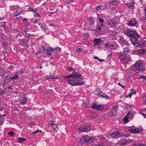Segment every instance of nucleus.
I'll return each instance as SVG.
<instances>
[{"label":"nucleus","instance_id":"f257e3e1","mask_svg":"<svg viewBox=\"0 0 146 146\" xmlns=\"http://www.w3.org/2000/svg\"><path fill=\"white\" fill-rule=\"evenodd\" d=\"M126 33L128 36L131 38V40L133 45H136L139 43V41L137 38L139 37V35L135 30L129 29L126 31Z\"/></svg>","mask_w":146,"mask_h":146},{"label":"nucleus","instance_id":"f03ea898","mask_svg":"<svg viewBox=\"0 0 146 146\" xmlns=\"http://www.w3.org/2000/svg\"><path fill=\"white\" fill-rule=\"evenodd\" d=\"M143 64L141 62H137L132 67V69L137 72L143 71Z\"/></svg>","mask_w":146,"mask_h":146},{"label":"nucleus","instance_id":"7ed1b4c3","mask_svg":"<svg viewBox=\"0 0 146 146\" xmlns=\"http://www.w3.org/2000/svg\"><path fill=\"white\" fill-rule=\"evenodd\" d=\"M93 141V139L91 138L90 137L88 136H86L82 137L80 139V142L82 143H92Z\"/></svg>","mask_w":146,"mask_h":146},{"label":"nucleus","instance_id":"20e7f679","mask_svg":"<svg viewBox=\"0 0 146 146\" xmlns=\"http://www.w3.org/2000/svg\"><path fill=\"white\" fill-rule=\"evenodd\" d=\"M78 76H76V77H74L72 78L71 80H69L68 81L69 84L72 86H76L77 84L79 82L80 80L78 79Z\"/></svg>","mask_w":146,"mask_h":146},{"label":"nucleus","instance_id":"39448f33","mask_svg":"<svg viewBox=\"0 0 146 146\" xmlns=\"http://www.w3.org/2000/svg\"><path fill=\"white\" fill-rule=\"evenodd\" d=\"M76 76H78V79H82L81 74H79L78 72H74L69 76H65V78H72L74 77H76Z\"/></svg>","mask_w":146,"mask_h":146},{"label":"nucleus","instance_id":"423d86ee","mask_svg":"<svg viewBox=\"0 0 146 146\" xmlns=\"http://www.w3.org/2000/svg\"><path fill=\"white\" fill-rule=\"evenodd\" d=\"M92 107L94 109H96L98 110H100L103 109L104 106L103 105L97 104L94 103L92 104Z\"/></svg>","mask_w":146,"mask_h":146},{"label":"nucleus","instance_id":"0eeeda50","mask_svg":"<svg viewBox=\"0 0 146 146\" xmlns=\"http://www.w3.org/2000/svg\"><path fill=\"white\" fill-rule=\"evenodd\" d=\"M119 59L123 61H127L129 58V56L125 54H122L118 55Z\"/></svg>","mask_w":146,"mask_h":146},{"label":"nucleus","instance_id":"6e6552de","mask_svg":"<svg viewBox=\"0 0 146 146\" xmlns=\"http://www.w3.org/2000/svg\"><path fill=\"white\" fill-rule=\"evenodd\" d=\"M79 130L82 132H88L90 130V128L89 125H86L84 126H82L80 127Z\"/></svg>","mask_w":146,"mask_h":146},{"label":"nucleus","instance_id":"1a4fd4ad","mask_svg":"<svg viewBox=\"0 0 146 146\" xmlns=\"http://www.w3.org/2000/svg\"><path fill=\"white\" fill-rule=\"evenodd\" d=\"M102 40L101 38H95L93 41V46H97L99 45L101 43Z\"/></svg>","mask_w":146,"mask_h":146},{"label":"nucleus","instance_id":"9d476101","mask_svg":"<svg viewBox=\"0 0 146 146\" xmlns=\"http://www.w3.org/2000/svg\"><path fill=\"white\" fill-rule=\"evenodd\" d=\"M137 23V21L134 19H132L129 21L128 23V25L129 26H134Z\"/></svg>","mask_w":146,"mask_h":146},{"label":"nucleus","instance_id":"9b49d317","mask_svg":"<svg viewBox=\"0 0 146 146\" xmlns=\"http://www.w3.org/2000/svg\"><path fill=\"white\" fill-rule=\"evenodd\" d=\"M28 98L27 97L24 96L21 99L22 101L20 102L21 105H23L26 104Z\"/></svg>","mask_w":146,"mask_h":146},{"label":"nucleus","instance_id":"f8f14e48","mask_svg":"<svg viewBox=\"0 0 146 146\" xmlns=\"http://www.w3.org/2000/svg\"><path fill=\"white\" fill-rule=\"evenodd\" d=\"M138 53L142 55H144L146 53V49L145 48L140 49L138 50Z\"/></svg>","mask_w":146,"mask_h":146},{"label":"nucleus","instance_id":"ddd939ff","mask_svg":"<svg viewBox=\"0 0 146 146\" xmlns=\"http://www.w3.org/2000/svg\"><path fill=\"white\" fill-rule=\"evenodd\" d=\"M108 25L110 26L111 27H115L116 25V22L114 21L113 20H111L110 21L108 22Z\"/></svg>","mask_w":146,"mask_h":146},{"label":"nucleus","instance_id":"4468645a","mask_svg":"<svg viewBox=\"0 0 146 146\" xmlns=\"http://www.w3.org/2000/svg\"><path fill=\"white\" fill-rule=\"evenodd\" d=\"M129 132L133 133H137L140 132V130L135 129H129Z\"/></svg>","mask_w":146,"mask_h":146},{"label":"nucleus","instance_id":"2eb2a0df","mask_svg":"<svg viewBox=\"0 0 146 146\" xmlns=\"http://www.w3.org/2000/svg\"><path fill=\"white\" fill-rule=\"evenodd\" d=\"M19 8L18 9H17L16 11L14 13L13 15V17H16L18 16L19 15L21 14L22 13V11H19Z\"/></svg>","mask_w":146,"mask_h":146},{"label":"nucleus","instance_id":"dca6fc26","mask_svg":"<svg viewBox=\"0 0 146 146\" xmlns=\"http://www.w3.org/2000/svg\"><path fill=\"white\" fill-rule=\"evenodd\" d=\"M45 77L46 80H48L50 79H57L58 77L57 76H55L46 75L45 76Z\"/></svg>","mask_w":146,"mask_h":146},{"label":"nucleus","instance_id":"f3484780","mask_svg":"<svg viewBox=\"0 0 146 146\" xmlns=\"http://www.w3.org/2000/svg\"><path fill=\"white\" fill-rule=\"evenodd\" d=\"M130 115V113H128L126 115V116L123 119L124 122L125 123L128 122V118H130V116H129V115Z\"/></svg>","mask_w":146,"mask_h":146},{"label":"nucleus","instance_id":"a211bd4d","mask_svg":"<svg viewBox=\"0 0 146 146\" xmlns=\"http://www.w3.org/2000/svg\"><path fill=\"white\" fill-rule=\"evenodd\" d=\"M127 42L126 40L124 39L123 37L120 38V43L122 44H127Z\"/></svg>","mask_w":146,"mask_h":146},{"label":"nucleus","instance_id":"6ab92c4d","mask_svg":"<svg viewBox=\"0 0 146 146\" xmlns=\"http://www.w3.org/2000/svg\"><path fill=\"white\" fill-rule=\"evenodd\" d=\"M19 7L17 5H12L10 7V9L11 10L13 11H16Z\"/></svg>","mask_w":146,"mask_h":146},{"label":"nucleus","instance_id":"aec40b11","mask_svg":"<svg viewBox=\"0 0 146 146\" xmlns=\"http://www.w3.org/2000/svg\"><path fill=\"white\" fill-rule=\"evenodd\" d=\"M116 111H114L111 110V111L109 113V116L111 117L114 116L116 114Z\"/></svg>","mask_w":146,"mask_h":146},{"label":"nucleus","instance_id":"412c9836","mask_svg":"<svg viewBox=\"0 0 146 146\" xmlns=\"http://www.w3.org/2000/svg\"><path fill=\"white\" fill-rule=\"evenodd\" d=\"M26 140L25 138L22 137H19L18 140V141L19 143H21L22 142L25 141Z\"/></svg>","mask_w":146,"mask_h":146},{"label":"nucleus","instance_id":"4be33fe9","mask_svg":"<svg viewBox=\"0 0 146 146\" xmlns=\"http://www.w3.org/2000/svg\"><path fill=\"white\" fill-rule=\"evenodd\" d=\"M119 133L118 131H115L113 133H112L111 135V136L112 137H115L117 135H118L119 134Z\"/></svg>","mask_w":146,"mask_h":146},{"label":"nucleus","instance_id":"5701e85b","mask_svg":"<svg viewBox=\"0 0 146 146\" xmlns=\"http://www.w3.org/2000/svg\"><path fill=\"white\" fill-rule=\"evenodd\" d=\"M18 79V76L17 75H15L11 77V79L14 81L15 80H17Z\"/></svg>","mask_w":146,"mask_h":146},{"label":"nucleus","instance_id":"b1692460","mask_svg":"<svg viewBox=\"0 0 146 146\" xmlns=\"http://www.w3.org/2000/svg\"><path fill=\"white\" fill-rule=\"evenodd\" d=\"M88 20H89L90 23L91 24V25H93L94 24V19L92 18H89L88 19Z\"/></svg>","mask_w":146,"mask_h":146},{"label":"nucleus","instance_id":"393cba45","mask_svg":"<svg viewBox=\"0 0 146 146\" xmlns=\"http://www.w3.org/2000/svg\"><path fill=\"white\" fill-rule=\"evenodd\" d=\"M94 92L98 94V95H99L102 93V92H100V90L99 88L97 89L96 90L94 91Z\"/></svg>","mask_w":146,"mask_h":146},{"label":"nucleus","instance_id":"a878e982","mask_svg":"<svg viewBox=\"0 0 146 146\" xmlns=\"http://www.w3.org/2000/svg\"><path fill=\"white\" fill-rule=\"evenodd\" d=\"M5 71L3 69H0V76H3L5 75Z\"/></svg>","mask_w":146,"mask_h":146},{"label":"nucleus","instance_id":"bb28decb","mask_svg":"<svg viewBox=\"0 0 146 146\" xmlns=\"http://www.w3.org/2000/svg\"><path fill=\"white\" fill-rule=\"evenodd\" d=\"M129 50L128 48H125L123 49V53H129Z\"/></svg>","mask_w":146,"mask_h":146},{"label":"nucleus","instance_id":"cd10ccee","mask_svg":"<svg viewBox=\"0 0 146 146\" xmlns=\"http://www.w3.org/2000/svg\"><path fill=\"white\" fill-rule=\"evenodd\" d=\"M52 126L54 128L55 131H57L58 130V125L56 124H54L52 125Z\"/></svg>","mask_w":146,"mask_h":146},{"label":"nucleus","instance_id":"c85d7f7f","mask_svg":"<svg viewBox=\"0 0 146 146\" xmlns=\"http://www.w3.org/2000/svg\"><path fill=\"white\" fill-rule=\"evenodd\" d=\"M145 46V44L144 43V42H140V43H139V47L141 48L143 47L144 46Z\"/></svg>","mask_w":146,"mask_h":146},{"label":"nucleus","instance_id":"c756f323","mask_svg":"<svg viewBox=\"0 0 146 146\" xmlns=\"http://www.w3.org/2000/svg\"><path fill=\"white\" fill-rule=\"evenodd\" d=\"M102 5H100L99 6H97L96 8V11H97L98 10H100L102 8Z\"/></svg>","mask_w":146,"mask_h":146},{"label":"nucleus","instance_id":"7c9ffc66","mask_svg":"<svg viewBox=\"0 0 146 146\" xmlns=\"http://www.w3.org/2000/svg\"><path fill=\"white\" fill-rule=\"evenodd\" d=\"M54 50V49L51 47H49L47 48V51H53Z\"/></svg>","mask_w":146,"mask_h":146},{"label":"nucleus","instance_id":"2f4dec72","mask_svg":"<svg viewBox=\"0 0 146 146\" xmlns=\"http://www.w3.org/2000/svg\"><path fill=\"white\" fill-rule=\"evenodd\" d=\"M100 96L101 97H103V98H104L106 99H108L109 98V97L105 94H104L103 95H101Z\"/></svg>","mask_w":146,"mask_h":146},{"label":"nucleus","instance_id":"473e14b6","mask_svg":"<svg viewBox=\"0 0 146 146\" xmlns=\"http://www.w3.org/2000/svg\"><path fill=\"white\" fill-rule=\"evenodd\" d=\"M116 2L113 1L110 3V5H115L116 4Z\"/></svg>","mask_w":146,"mask_h":146},{"label":"nucleus","instance_id":"72a5a7b5","mask_svg":"<svg viewBox=\"0 0 146 146\" xmlns=\"http://www.w3.org/2000/svg\"><path fill=\"white\" fill-rule=\"evenodd\" d=\"M8 134L11 137H13L14 135L15 134L13 131H11L8 133Z\"/></svg>","mask_w":146,"mask_h":146},{"label":"nucleus","instance_id":"f704fd0d","mask_svg":"<svg viewBox=\"0 0 146 146\" xmlns=\"http://www.w3.org/2000/svg\"><path fill=\"white\" fill-rule=\"evenodd\" d=\"M35 13L34 14V15L35 17H39V13L36 12V11L35 12H34Z\"/></svg>","mask_w":146,"mask_h":146},{"label":"nucleus","instance_id":"c9c22d12","mask_svg":"<svg viewBox=\"0 0 146 146\" xmlns=\"http://www.w3.org/2000/svg\"><path fill=\"white\" fill-rule=\"evenodd\" d=\"M67 70L69 71H74L75 72V70L71 67H69L67 68Z\"/></svg>","mask_w":146,"mask_h":146},{"label":"nucleus","instance_id":"e433bc0d","mask_svg":"<svg viewBox=\"0 0 146 146\" xmlns=\"http://www.w3.org/2000/svg\"><path fill=\"white\" fill-rule=\"evenodd\" d=\"M117 109V107L116 106H114L112 107L111 110L114 111H116Z\"/></svg>","mask_w":146,"mask_h":146},{"label":"nucleus","instance_id":"4c0bfd02","mask_svg":"<svg viewBox=\"0 0 146 146\" xmlns=\"http://www.w3.org/2000/svg\"><path fill=\"white\" fill-rule=\"evenodd\" d=\"M46 26V25H45L44 26L41 25L40 26V27L42 29H43L44 31H45L46 30V28L45 27Z\"/></svg>","mask_w":146,"mask_h":146},{"label":"nucleus","instance_id":"58836bf2","mask_svg":"<svg viewBox=\"0 0 146 146\" xmlns=\"http://www.w3.org/2000/svg\"><path fill=\"white\" fill-rule=\"evenodd\" d=\"M41 49L43 50V52H44L47 51V48L46 49L45 47L44 46H42L41 47Z\"/></svg>","mask_w":146,"mask_h":146},{"label":"nucleus","instance_id":"ea45409f","mask_svg":"<svg viewBox=\"0 0 146 146\" xmlns=\"http://www.w3.org/2000/svg\"><path fill=\"white\" fill-rule=\"evenodd\" d=\"M83 51V50L80 48H79L76 50L77 52L78 53H79Z\"/></svg>","mask_w":146,"mask_h":146},{"label":"nucleus","instance_id":"a19ab883","mask_svg":"<svg viewBox=\"0 0 146 146\" xmlns=\"http://www.w3.org/2000/svg\"><path fill=\"white\" fill-rule=\"evenodd\" d=\"M109 45H110V43H107L105 44V47L106 48H107L110 47Z\"/></svg>","mask_w":146,"mask_h":146},{"label":"nucleus","instance_id":"79ce46f5","mask_svg":"<svg viewBox=\"0 0 146 146\" xmlns=\"http://www.w3.org/2000/svg\"><path fill=\"white\" fill-rule=\"evenodd\" d=\"M5 90L1 91L0 92V96L3 95V94L5 93Z\"/></svg>","mask_w":146,"mask_h":146},{"label":"nucleus","instance_id":"37998d69","mask_svg":"<svg viewBox=\"0 0 146 146\" xmlns=\"http://www.w3.org/2000/svg\"><path fill=\"white\" fill-rule=\"evenodd\" d=\"M112 52H111V53L108 56V58L109 59H110L112 57Z\"/></svg>","mask_w":146,"mask_h":146},{"label":"nucleus","instance_id":"c03bdc74","mask_svg":"<svg viewBox=\"0 0 146 146\" xmlns=\"http://www.w3.org/2000/svg\"><path fill=\"white\" fill-rule=\"evenodd\" d=\"M124 141L123 142L125 144H126L128 143L129 142V140H124Z\"/></svg>","mask_w":146,"mask_h":146},{"label":"nucleus","instance_id":"a18cd8bd","mask_svg":"<svg viewBox=\"0 0 146 146\" xmlns=\"http://www.w3.org/2000/svg\"><path fill=\"white\" fill-rule=\"evenodd\" d=\"M99 21L100 23H103L104 21V20L103 19L100 18L99 19Z\"/></svg>","mask_w":146,"mask_h":146},{"label":"nucleus","instance_id":"49530a36","mask_svg":"<svg viewBox=\"0 0 146 146\" xmlns=\"http://www.w3.org/2000/svg\"><path fill=\"white\" fill-rule=\"evenodd\" d=\"M42 132V131L41 130H37L36 131H35V132H33V134H35V133H37L39 132Z\"/></svg>","mask_w":146,"mask_h":146},{"label":"nucleus","instance_id":"de8ad7c7","mask_svg":"<svg viewBox=\"0 0 146 146\" xmlns=\"http://www.w3.org/2000/svg\"><path fill=\"white\" fill-rule=\"evenodd\" d=\"M133 4H127L126 5L127 6L129 7H132L133 6Z\"/></svg>","mask_w":146,"mask_h":146},{"label":"nucleus","instance_id":"09e8293b","mask_svg":"<svg viewBox=\"0 0 146 146\" xmlns=\"http://www.w3.org/2000/svg\"><path fill=\"white\" fill-rule=\"evenodd\" d=\"M84 84V82H81L78 83V84H77L76 86H81L83 84Z\"/></svg>","mask_w":146,"mask_h":146},{"label":"nucleus","instance_id":"8fccbe9b","mask_svg":"<svg viewBox=\"0 0 146 146\" xmlns=\"http://www.w3.org/2000/svg\"><path fill=\"white\" fill-rule=\"evenodd\" d=\"M139 78H143V79H144L146 80V76H140Z\"/></svg>","mask_w":146,"mask_h":146},{"label":"nucleus","instance_id":"3c124183","mask_svg":"<svg viewBox=\"0 0 146 146\" xmlns=\"http://www.w3.org/2000/svg\"><path fill=\"white\" fill-rule=\"evenodd\" d=\"M132 94H131V93H130L128 95H127L126 96V97H127V98H128V97L131 98V96H132Z\"/></svg>","mask_w":146,"mask_h":146},{"label":"nucleus","instance_id":"603ef678","mask_svg":"<svg viewBox=\"0 0 146 146\" xmlns=\"http://www.w3.org/2000/svg\"><path fill=\"white\" fill-rule=\"evenodd\" d=\"M54 50H57L59 51H60L61 48L59 47H57L54 49Z\"/></svg>","mask_w":146,"mask_h":146},{"label":"nucleus","instance_id":"864d4df0","mask_svg":"<svg viewBox=\"0 0 146 146\" xmlns=\"http://www.w3.org/2000/svg\"><path fill=\"white\" fill-rule=\"evenodd\" d=\"M131 93L132 94H135L136 93V92L135 90H132L131 91Z\"/></svg>","mask_w":146,"mask_h":146},{"label":"nucleus","instance_id":"5fc2aeb1","mask_svg":"<svg viewBox=\"0 0 146 146\" xmlns=\"http://www.w3.org/2000/svg\"><path fill=\"white\" fill-rule=\"evenodd\" d=\"M66 1L67 3H69L73 1L72 0H66Z\"/></svg>","mask_w":146,"mask_h":146},{"label":"nucleus","instance_id":"6e6d98bb","mask_svg":"<svg viewBox=\"0 0 146 146\" xmlns=\"http://www.w3.org/2000/svg\"><path fill=\"white\" fill-rule=\"evenodd\" d=\"M98 60L100 62H102L104 61V59H100L99 58V59H98Z\"/></svg>","mask_w":146,"mask_h":146},{"label":"nucleus","instance_id":"4d7b16f0","mask_svg":"<svg viewBox=\"0 0 146 146\" xmlns=\"http://www.w3.org/2000/svg\"><path fill=\"white\" fill-rule=\"evenodd\" d=\"M29 10L30 11H32L33 12H35V11L34 10H33L32 8H30L29 9Z\"/></svg>","mask_w":146,"mask_h":146},{"label":"nucleus","instance_id":"13d9d810","mask_svg":"<svg viewBox=\"0 0 146 146\" xmlns=\"http://www.w3.org/2000/svg\"><path fill=\"white\" fill-rule=\"evenodd\" d=\"M49 123L52 125L54 124L53 123V121L52 120H50L49 121Z\"/></svg>","mask_w":146,"mask_h":146},{"label":"nucleus","instance_id":"bf43d9fd","mask_svg":"<svg viewBox=\"0 0 146 146\" xmlns=\"http://www.w3.org/2000/svg\"><path fill=\"white\" fill-rule=\"evenodd\" d=\"M98 30L100 31V30H101L102 28L101 27H100V26H99L98 27Z\"/></svg>","mask_w":146,"mask_h":146},{"label":"nucleus","instance_id":"052dcab7","mask_svg":"<svg viewBox=\"0 0 146 146\" xmlns=\"http://www.w3.org/2000/svg\"><path fill=\"white\" fill-rule=\"evenodd\" d=\"M19 19H21L22 20H23V19L21 18V16L19 17L16 18V20H19Z\"/></svg>","mask_w":146,"mask_h":146},{"label":"nucleus","instance_id":"680f3d73","mask_svg":"<svg viewBox=\"0 0 146 146\" xmlns=\"http://www.w3.org/2000/svg\"><path fill=\"white\" fill-rule=\"evenodd\" d=\"M84 105L85 106V107H88L89 106V104L88 105V104L87 103H84Z\"/></svg>","mask_w":146,"mask_h":146},{"label":"nucleus","instance_id":"e2e57ef3","mask_svg":"<svg viewBox=\"0 0 146 146\" xmlns=\"http://www.w3.org/2000/svg\"><path fill=\"white\" fill-rule=\"evenodd\" d=\"M109 5H110V3H107L105 4L106 6L107 7H108Z\"/></svg>","mask_w":146,"mask_h":146},{"label":"nucleus","instance_id":"0e129e2a","mask_svg":"<svg viewBox=\"0 0 146 146\" xmlns=\"http://www.w3.org/2000/svg\"><path fill=\"white\" fill-rule=\"evenodd\" d=\"M31 35H30V34H28L26 36V37H27V38H29V37L30 36H31Z\"/></svg>","mask_w":146,"mask_h":146},{"label":"nucleus","instance_id":"69168bd1","mask_svg":"<svg viewBox=\"0 0 146 146\" xmlns=\"http://www.w3.org/2000/svg\"><path fill=\"white\" fill-rule=\"evenodd\" d=\"M142 115L144 117V118H146V114L143 113Z\"/></svg>","mask_w":146,"mask_h":146},{"label":"nucleus","instance_id":"338daca9","mask_svg":"<svg viewBox=\"0 0 146 146\" xmlns=\"http://www.w3.org/2000/svg\"><path fill=\"white\" fill-rule=\"evenodd\" d=\"M34 22L35 23H37V19H36L34 21Z\"/></svg>","mask_w":146,"mask_h":146},{"label":"nucleus","instance_id":"774afa93","mask_svg":"<svg viewBox=\"0 0 146 146\" xmlns=\"http://www.w3.org/2000/svg\"><path fill=\"white\" fill-rule=\"evenodd\" d=\"M143 19L146 20V15H145V16L143 17Z\"/></svg>","mask_w":146,"mask_h":146}]
</instances>
